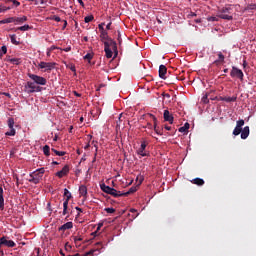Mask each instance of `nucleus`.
<instances>
[{
	"instance_id": "51",
	"label": "nucleus",
	"mask_w": 256,
	"mask_h": 256,
	"mask_svg": "<svg viewBox=\"0 0 256 256\" xmlns=\"http://www.w3.org/2000/svg\"><path fill=\"white\" fill-rule=\"evenodd\" d=\"M48 49H50V51L52 52V51H55V49H61V48H59V47H57V46H55V45H52L50 48H48Z\"/></svg>"
},
{
	"instance_id": "24",
	"label": "nucleus",
	"mask_w": 256,
	"mask_h": 256,
	"mask_svg": "<svg viewBox=\"0 0 256 256\" xmlns=\"http://www.w3.org/2000/svg\"><path fill=\"white\" fill-rule=\"evenodd\" d=\"M225 62V55L223 53L219 52L218 53V60L214 61L215 65H219V63H224Z\"/></svg>"
},
{
	"instance_id": "47",
	"label": "nucleus",
	"mask_w": 256,
	"mask_h": 256,
	"mask_svg": "<svg viewBox=\"0 0 256 256\" xmlns=\"http://www.w3.org/2000/svg\"><path fill=\"white\" fill-rule=\"evenodd\" d=\"M65 249H66V251H71L72 247H71V245L69 244V242H67V243L65 244Z\"/></svg>"
},
{
	"instance_id": "34",
	"label": "nucleus",
	"mask_w": 256,
	"mask_h": 256,
	"mask_svg": "<svg viewBox=\"0 0 256 256\" xmlns=\"http://www.w3.org/2000/svg\"><path fill=\"white\" fill-rule=\"evenodd\" d=\"M51 151L55 153V155H57L58 157H63L66 154L65 151H58L55 148H52Z\"/></svg>"
},
{
	"instance_id": "23",
	"label": "nucleus",
	"mask_w": 256,
	"mask_h": 256,
	"mask_svg": "<svg viewBox=\"0 0 256 256\" xmlns=\"http://www.w3.org/2000/svg\"><path fill=\"white\" fill-rule=\"evenodd\" d=\"M79 194H80L82 197H87V186L81 185V186L79 187Z\"/></svg>"
},
{
	"instance_id": "56",
	"label": "nucleus",
	"mask_w": 256,
	"mask_h": 256,
	"mask_svg": "<svg viewBox=\"0 0 256 256\" xmlns=\"http://www.w3.org/2000/svg\"><path fill=\"white\" fill-rule=\"evenodd\" d=\"M106 29L109 31L111 30V22H109L107 25H106Z\"/></svg>"
},
{
	"instance_id": "59",
	"label": "nucleus",
	"mask_w": 256,
	"mask_h": 256,
	"mask_svg": "<svg viewBox=\"0 0 256 256\" xmlns=\"http://www.w3.org/2000/svg\"><path fill=\"white\" fill-rule=\"evenodd\" d=\"M75 209L76 211H79V213H83V209H81L80 207H76Z\"/></svg>"
},
{
	"instance_id": "4",
	"label": "nucleus",
	"mask_w": 256,
	"mask_h": 256,
	"mask_svg": "<svg viewBox=\"0 0 256 256\" xmlns=\"http://www.w3.org/2000/svg\"><path fill=\"white\" fill-rule=\"evenodd\" d=\"M28 77L29 79H31L32 81H34V85H47V79L43 76H39L37 74H32V73H29L28 74Z\"/></svg>"
},
{
	"instance_id": "12",
	"label": "nucleus",
	"mask_w": 256,
	"mask_h": 256,
	"mask_svg": "<svg viewBox=\"0 0 256 256\" xmlns=\"http://www.w3.org/2000/svg\"><path fill=\"white\" fill-rule=\"evenodd\" d=\"M67 175H69V165H65L62 170L56 173V177H59V179H63V177H67Z\"/></svg>"
},
{
	"instance_id": "33",
	"label": "nucleus",
	"mask_w": 256,
	"mask_h": 256,
	"mask_svg": "<svg viewBox=\"0 0 256 256\" xmlns=\"http://www.w3.org/2000/svg\"><path fill=\"white\" fill-rule=\"evenodd\" d=\"M50 151H51V148L49 147V145H45L43 147V153L44 155H46V157H49V155H51Z\"/></svg>"
},
{
	"instance_id": "42",
	"label": "nucleus",
	"mask_w": 256,
	"mask_h": 256,
	"mask_svg": "<svg viewBox=\"0 0 256 256\" xmlns=\"http://www.w3.org/2000/svg\"><path fill=\"white\" fill-rule=\"evenodd\" d=\"M105 23H101L98 25V29L100 30V33H103V31H105Z\"/></svg>"
},
{
	"instance_id": "58",
	"label": "nucleus",
	"mask_w": 256,
	"mask_h": 256,
	"mask_svg": "<svg viewBox=\"0 0 256 256\" xmlns=\"http://www.w3.org/2000/svg\"><path fill=\"white\" fill-rule=\"evenodd\" d=\"M101 227H103V223L98 224L97 231H99L101 229Z\"/></svg>"
},
{
	"instance_id": "19",
	"label": "nucleus",
	"mask_w": 256,
	"mask_h": 256,
	"mask_svg": "<svg viewBox=\"0 0 256 256\" xmlns=\"http://www.w3.org/2000/svg\"><path fill=\"white\" fill-rule=\"evenodd\" d=\"M67 229H73V222H67L59 227V231H67Z\"/></svg>"
},
{
	"instance_id": "10",
	"label": "nucleus",
	"mask_w": 256,
	"mask_h": 256,
	"mask_svg": "<svg viewBox=\"0 0 256 256\" xmlns=\"http://www.w3.org/2000/svg\"><path fill=\"white\" fill-rule=\"evenodd\" d=\"M147 142L143 141L140 148L137 150V154L141 157H149V152H147Z\"/></svg>"
},
{
	"instance_id": "20",
	"label": "nucleus",
	"mask_w": 256,
	"mask_h": 256,
	"mask_svg": "<svg viewBox=\"0 0 256 256\" xmlns=\"http://www.w3.org/2000/svg\"><path fill=\"white\" fill-rule=\"evenodd\" d=\"M220 101H225L226 103H235V101H237V96L221 97Z\"/></svg>"
},
{
	"instance_id": "55",
	"label": "nucleus",
	"mask_w": 256,
	"mask_h": 256,
	"mask_svg": "<svg viewBox=\"0 0 256 256\" xmlns=\"http://www.w3.org/2000/svg\"><path fill=\"white\" fill-rule=\"evenodd\" d=\"M77 1L81 5V7H85V3L83 2V0H77Z\"/></svg>"
},
{
	"instance_id": "64",
	"label": "nucleus",
	"mask_w": 256,
	"mask_h": 256,
	"mask_svg": "<svg viewBox=\"0 0 256 256\" xmlns=\"http://www.w3.org/2000/svg\"><path fill=\"white\" fill-rule=\"evenodd\" d=\"M243 67H247V61L244 60Z\"/></svg>"
},
{
	"instance_id": "29",
	"label": "nucleus",
	"mask_w": 256,
	"mask_h": 256,
	"mask_svg": "<svg viewBox=\"0 0 256 256\" xmlns=\"http://www.w3.org/2000/svg\"><path fill=\"white\" fill-rule=\"evenodd\" d=\"M10 63L12 65H21V63H23V60L21 58H12V60H10Z\"/></svg>"
},
{
	"instance_id": "62",
	"label": "nucleus",
	"mask_w": 256,
	"mask_h": 256,
	"mask_svg": "<svg viewBox=\"0 0 256 256\" xmlns=\"http://www.w3.org/2000/svg\"><path fill=\"white\" fill-rule=\"evenodd\" d=\"M89 147H91V145L87 144V145L84 147V149L87 150V149H89Z\"/></svg>"
},
{
	"instance_id": "43",
	"label": "nucleus",
	"mask_w": 256,
	"mask_h": 256,
	"mask_svg": "<svg viewBox=\"0 0 256 256\" xmlns=\"http://www.w3.org/2000/svg\"><path fill=\"white\" fill-rule=\"evenodd\" d=\"M104 211H106V213H115L114 208H105Z\"/></svg>"
},
{
	"instance_id": "46",
	"label": "nucleus",
	"mask_w": 256,
	"mask_h": 256,
	"mask_svg": "<svg viewBox=\"0 0 256 256\" xmlns=\"http://www.w3.org/2000/svg\"><path fill=\"white\" fill-rule=\"evenodd\" d=\"M202 102H204L205 104L209 103V98L207 97V95L202 97Z\"/></svg>"
},
{
	"instance_id": "45",
	"label": "nucleus",
	"mask_w": 256,
	"mask_h": 256,
	"mask_svg": "<svg viewBox=\"0 0 256 256\" xmlns=\"http://www.w3.org/2000/svg\"><path fill=\"white\" fill-rule=\"evenodd\" d=\"M208 21L215 22V21H219V19L215 16H211L208 18Z\"/></svg>"
},
{
	"instance_id": "35",
	"label": "nucleus",
	"mask_w": 256,
	"mask_h": 256,
	"mask_svg": "<svg viewBox=\"0 0 256 256\" xmlns=\"http://www.w3.org/2000/svg\"><path fill=\"white\" fill-rule=\"evenodd\" d=\"M12 3V6L14 7H19V5H21V2L17 1V0H6V4Z\"/></svg>"
},
{
	"instance_id": "60",
	"label": "nucleus",
	"mask_w": 256,
	"mask_h": 256,
	"mask_svg": "<svg viewBox=\"0 0 256 256\" xmlns=\"http://www.w3.org/2000/svg\"><path fill=\"white\" fill-rule=\"evenodd\" d=\"M70 69L73 71V73H75V71H76L75 65H72V66L70 67Z\"/></svg>"
},
{
	"instance_id": "41",
	"label": "nucleus",
	"mask_w": 256,
	"mask_h": 256,
	"mask_svg": "<svg viewBox=\"0 0 256 256\" xmlns=\"http://www.w3.org/2000/svg\"><path fill=\"white\" fill-rule=\"evenodd\" d=\"M36 172L43 177V175H45V168H39L36 170Z\"/></svg>"
},
{
	"instance_id": "2",
	"label": "nucleus",
	"mask_w": 256,
	"mask_h": 256,
	"mask_svg": "<svg viewBox=\"0 0 256 256\" xmlns=\"http://www.w3.org/2000/svg\"><path fill=\"white\" fill-rule=\"evenodd\" d=\"M41 87L37 86L35 82L28 81L24 85V93H27V95H31V93H40Z\"/></svg>"
},
{
	"instance_id": "63",
	"label": "nucleus",
	"mask_w": 256,
	"mask_h": 256,
	"mask_svg": "<svg viewBox=\"0 0 256 256\" xmlns=\"http://www.w3.org/2000/svg\"><path fill=\"white\" fill-rule=\"evenodd\" d=\"M52 165H59V162L53 161V162H52Z\"/></svg>"
},
{
	"instance_id": "40",
	"label": "nucleus",
	"mask_w": 256,
	"mask_h": 256,
	"mask_svg": "<svg viewBox=\"0 0 256 256\" xmlns=\"http://www.w3.org/2000/svg\"><path fill=\"white\" fill-rule=\"evenodd\" d=\"M0 53H1L2 55H6V54H7V46H2V47L0 48Z\"/></svg>"
},
{
	"instance_id": "49",
	"label": "nucleus",
	"mask_w": 256,
	"mask_h": 256,
	"mask_svg": "<svg viewBox=\"0 0 256 256\" xmlns=\"http://www.w3.org/2000/svg\"><path fill=\"white\" fill-rule=\"evenodd\" d=\"M117 39H118L119 45H121L123 40L121 39V32H119V31H118V38Z\"/></svg>"
},
{
	"instance_id": "6",
	"label": "nucleus",
	"mask_w": 256,
	"mask_h": 256,
	"mask_svg": "<svg viewBox=\"0 0 256 256\" xmlns=\"http://www.w3.org/2000/svg\"><path fill=\"white\" fill-rule=\"evenodd\" d=\"M7 125L10 129V131H7L5 133L6 137H15V135H17V131L15 130V119L14 118H8L7 120Z\"/></svg>"
},
{
	"instance_id": "17",
	"label": "nucleus",
	"mask_w": 256,
	"mask_h": 256,
	"mask_svg": "<svg viewBox=\"0 0 256 256\" xmlns=\"http://www.w3.org/2000/svg\"><path fill=\"white\" fill-rule=\"evenodd\" d=\"M191 183H193V185H198V187H203V185H205V180L201 178H194L191 180Z\"/></svg>"
},
{
	"instance_id": "48",
	"label": "nucleus",
	"mask_w": 256,
	"mask_h": 256,
	"mask_svg": "<svg viewBox=\"0 0 256 256\" xmlns=\"http://www.w3.org/2000/svg\"><path fill=\"white\" fill-rule=\"evenodd\" d=\"M162 97H166V99H171V95L169 93H162Z\"/></svg>"
},
{
	"instance_id": "28",
	"label": "nucleus",
	"mask_w": 256,
	"mask_h": 256,
	"mask_svg": "<svg viewBox=\"0 0 256 256\" xmlns=\"http://www.w3.org/2000/svg\"><path fill=\"white\" fill-rule=\"evenodd\" d=\"M189 127H190L189 123L186 122V123L184 124V126H182V127H180V128L178 129V131H179V133H187V131H189Z\"/></svg>"
},
{
	"instance_id": "54",
	"label": "nucleus",
	"mask_w": 256,
	"mask_h": 256,
	"mask_svg": "<svg viewBox=\"0 0 256 256\" xmlns=\"http://www.w3.org/2000/svg\"><path fill=\"white\" fill-rule=\"evenodd\" d=\"M46 55H47V57H51V50L49 48H47Z\"/></svg>"
},
{
	"instance_id": "57",
	"label": "nucleus",
	"mask_w": 256,
	"mask_h": 256,
	"mask_svg": "<svg viewBox=\"0 0 256 256\" xmlns=\"http://www.w3.org/2000/svg\"><path fill=\"white\" fill-rule=\"evenodd\" d=\"M73 93H74L75 97H81V94H79L77 91H74Z\"/></svg>"
},
{
	"instance_id": "5",
	"label": "nucleus",
	"mask_w": 256,
	"mask_h": 256,
	"mask_svg": "<svg viewBox=\"0 0 256 256\" xmlns=\"http://www.w3.org/2000/svg\"><path fill=\"white\" fill-rule=\"evenodd\" d=\"M100 188L104 193H107L108 195H112V197H121V191H117L115 188H112L105 184L100 185Z\"/></svg>"
},
{
	"instance_id": "9",
	"label": "nucleus",
	"mask_w": 256,
	"mask_h": 256,
	"mask_svg": "<svg viewBox=\"0 0 256 256\" xmlns=\"http://www.w3.org/2000/svg\"><path fill=\"white\" fill-rule=\"evenodd\" d=\"M230 77H237V79H240V81H243V77H245V75L243 74V71L241 69L233 66L230 72Z\"/></svg>"
},
{
	"instance_id": "53",
	"label": "nucleus",
	"mask_w": 256,
	"mask_h": 256,
	"mask_svg": "<svg viewBox=\"0 0 256 256\" xmlns=\"http://www.w3.org/2000/svg\"><path fill=\"white\" fill-rule=\"evenodd\" d=\"M63 51H65V53H69V51H71V47L70 46L66 47V48L63 49Z\"/></svg>"
},
{
	"instance_id": "11",
	"label": "nucleus",
	"mask_w": 256,
	"mask_h": 256,
	"mask_svg": "<svg viewBox=\"0 0 256 256\" xmlns=\"http://www.w3.org/2000/svg\"><path fill=\"white\" fill-rule=\"evenodd\" d=\"M41 179H43L42 176L34 171L32 174H30V179L28 181L29 183H34V185H37Z\"/></svg>"
},
{
	"instance_id": "61",
	"label": "nucleus",
	"mask_w": 256,
	"mask_h": 256,
	"mask_svg": "<svg viewBox=\"0 0 256 256\" xmlns=\"http://www.w3.org/2000/svg\"><path fill=\"white\" fill-rule=\"evenodd\" d=\"M166 131H171V127L170 126H165Z\"/></svg>"
},
{
	"instance_id": "16",
	"label": "nucleus",
	"mask_w": 256,
	"mask_h": 256,
	"mask_svg": "<svg viewBox=\"0 0 256 256\" xmlns=\"http://www.w3.org/2000/svg\"><path fill=\"white\" fill-rule=\"evenodd\" d=\"M27 21V16H22V17H14V23L15 25H23Z\"/></svg>"
},
{
	"instance_id": "38",
	"label": "nucleus",
	"mask_w": 256,
	"mask_h": 256,
	"mask_svg": "<svg viewBox=\"0 0 256 256\" xmlns=\"http://www.w3.org/2000/svg\"><path fill=\"white\" fill-rule=\"evenodd\" d=\"M248 11H255L256 9V4H249L246 8Z\"/></svg>"
},
{
	"instance_id": "22",
	"label": "nucleus",
	"mask_w": 256,
	"mask_h": 256,
	"mask_svg": "<svg viewBox=\"0 0 256 256\" xmlns=\"http://www.w3.org/2000/svg\"><path fill=\"white\" fill-rule=\"evenodd\" d=\"M137 191V187L133 186L129 189V191L121 193V197H127Z\"/></svg>"
},
{
	"instance_id": "13",
	"label": "nucleus",
	"mask_w": 256,
	"mask_h": 256,
	"mask_svg": "<svg viewBox=\"0 0 256 256\" xmlns=\"http://www.w3.org/2000/svg\"><path fill=\"white\" fill-rule=\"evenodd\" d=\"M0 245H5L6 247H15V242L13 240H6L5 237L0 238Z\"/></svg>"
},
{
	"instance_id": "8",
	"label": "nucleus",
	"mask_w": 256,
	"mask_h": 256,
	"mask_svg": "<svg viewBox=\"0 0 256 256\" xmlns=\"http://www.w3.org/2000/svg\"><path fill=\"white\" fill-rule=\"evenodd\" d=\"M243 125H245V120L240 119L236 122V127L234 128L232 134L237 137V135H241L243 131Z\"/></svg>"
},
{
	"instance_id": "44",
	"label": "nucleus",
	"mask_w": 256,
	"mask_h": 256,
	"mask_svg": "<svg viewBox=\"0 0 256 256\" xmlns=\"http://www.w3.org/2000/svg\"><path fill=\"white\" fill-rule=\"evenodd\" d=\"M79 241H83L82 237H74V243L77 245V243H79Z\"/></svg>"
},
{
	"instance_id": "31",
	"label": "nucleus",
	"mask_w": 256,
	"mask_h": 256,
	"mask_svg": "<svg viewBox=\"0 0 256 256\" xmlns=\"http://www.w3.org/2000/svg\"><path fill=\"white\" fill-rule=\"evenodd\" d=\"M67 209H69V202L64 201L63 202V212H62V215H67V213H69V211Z\"/></svg>"
},
{
	"instance_id": "1",
	"label": "nucleus",
	"mask_w": 256,
	"mask_h": 256,
	"mask_svg": "<svg viewBox=\"0 0 256 256\" xmlns=\"http://www.w3.org/2000/svg\"><path fill=\"white\" fill-rule=\"evenodd\" d=\"M100 41L104 43V51L106 53L107 59H111V57H113V52L115 57L119 55V51L117 50V42L109 37L107 31L100 32Z\"/></svg>"
},
{
	"instance_id": "3",
	"label": "nucleus",
	"mask_w": 256,
	"mask_h": 256,
	"mask_svg": "<svg viewBox=\"0 0 256 256\" xmlns=\"http://www.w3.org/2000/svg\"><path fill=\"white\" fill-rule=\"evenodd\" d=\"M231 11H232L231 7L222 8L219 11L218 17L226 21H233V17L231 16Z\"/></svg>"
},
{
	"instance_id": "37",
	"label": "nucleus",
	"mask_w": 256,
	"mask_h": 256,
	"mask_svg": "<svg viewBox=\"0 0 256 256\" xmlns=\"http://www.w3.org/2000/svg\"><path fill=\"white\" fill-rule=\"evenodd\" d=\"M84 59H85V61H89V63H91V59H93V54L87 53V54L84 56Z\"/></svg>"
},
{
	"instance_id": "25",
	"label": "nucleus",
	"mask_w": 256,
	"mask_h": 256,
	"mask_svg": "<svg viewBox=\"0 0 256 256\" xmlns=\"http://www.w3.org/2000/svg\"><path fill=\"white\" fill-rule=\"evenodd\" d=\"M153 121H154V131L155 133H157V135H163V133H161L159 131V128L157 127V118L154 115H151Z\"/></svg>"
},
{
	"instance_id": "36",
	"label": "nucleus",
	"mask_w": 256,
	"mask_h": 256,
	"mask_svg": "<svg viewBox=\"0 0 256 256\" xmlns=\"http://www.w3.org/2000/svg\"><path fill=\"white\" fill-rule=\"evenodd\" d=\"M94 19L95 17H93V15H89L84 18V21L85 23H91V21H93Z\"/></svg>"
},
{
	"instance_id": "7",
	"label": "nucleus",
	"mask_w": 256,
	"mask_h": 256,
	"mask_svg": "<svg viewBox=\"0 0 256 256\" xmlns=\"http://www.w3.org/2000/svg\"><path fill=\"white\" fill-rule=\"evenodd\" d=\"M55 65H57L55 62H40L38 64L39 69H44L45 73H51L53 69H55Z\"/></svg>"
},
{
	"instance_id": "21",
	"label": "nucleus",
	"mask_w": 256,
	"mask_h": 256,
	"mask_svg": "<svg viewBox=\"0 0 256 256\" xmlns=\"http://www.w3.org/2000/svg\"><path fill=\"white\" fill-rule=\"evenodd\" d=\"M0 209H5V198H3V187L0 186Z\"/></svg>"
},
{
	"instance_id": "15",
	"label": "nucleus",
	"mask_w": 256,
	"mask_h": 256,
	"mask_svg": "<svg viewBox=\"0 0 256 256\" xmlns=\"http://www.w3.org/2000/svg\"><path fill=\"white\" fill-rule=\"evenodd\" d=\"M165 75H167V66L160 65L159 66V77H160V79H167V77Z\"/></svg>"
},
{
	"instance_id": "18",
	"label": "nucleus",
	"mask_w": 256,
	"mask_h": 256,
	"mask_svg": "<svg viewBox=\"0 0 256 256\" xmlns=\"http://www.w3.org/2000/svg\"><path fill=\"white\" fill-rule=\"evenodd\" d=\"M240 133H241V139H247V137H249V133H250L249 126H245L242 129V132H240Z\"/></svg>"
},
{
	"instance_id": "26",
	"label": "nucleus",
	"mask_w": 256,
	"mask_h": 256,
	"mask_svg": "<svg viewBox=\"0 0 256 256\" xmlns=\"http://www.w3.org/2000/svg\"><path fill=\"white\" fill-rule=\"evenodd\" d=\"M10 41L13 45H21V42L19 40H17L16 34L10 35Z\"/></svg>"
},
{
	"instance_id": "27",
	"label": "nucleus",
	"mask_w": 256,
	"mask_h": 256,
	"mask_svg": "<svg viewBox=\"0 0 256 256\" xmlns=\"http://www.w3.org/2000/svg\"><path fill=\"white\" fill-rule=\"evenodd\" d=\"M7 23H15V18L9 17L0 21V25H5Z\"/></svg>"
},
{
	"instance_id": "32",
	"label": "nucleus",
	"mask_w": 256,
	"mask_h": 256,
	"mask_svg": "<svg viewBox=\"0 0 256 256\" xmlns=\"http://www.w3.org/2000/svg\"><path fill=\"white\" fill-rule=\"evenodd\" d=\"M31 29V26L29 24H25L24 26H20L15 29V31H29Z\"/></svg>"
},
{
	"instance_id": "50",
	"label": "nucleus",
	"mask_w": 256,
	"mask_h": 256,
	"mask_svg": "<svg viewBox=\"0 0 256 256\" xmlns=\"http://www.w3.org/2000/svg\"><path fill=\"white\" fill-rule=\"evenodd\" d=\"M53 20L56 21L57 23H60L61 17H59V16H54V17H53Z\"/></svg>"
},
{
	"instance_id": "14",
	"label": "nucleus",
	"mask_w": 256,
	"mask_h": 256,
	"mask_svg": "<svg viewBox=\"0 0 256 256\" xmlns=\"http://www.w3.org/2000/svg\"><path fill=\"white\" fill-rule=\"evenodd\" d=\"M164 121H168V123H170V125H173V115H171V113L169 112V110H164Z\"/></svg>"
},
{
	"instance_id": "52",
	"label": "nucleus",
	"mask_w": 256,
	"mask_h": 256,
	"mask_svg": "<svg viewBox=\"0 0 256 256\" xmlns=\"http://www.w3.org/2000/svg\"><path fill=\"white\" fill-rule=\"evenodd\" d=\"M5 61H7V63H11V61H13V58H11V56H6Z\"/></svg>"
},
{
	"instance_id": "30",
	"label": "nucleus",
	"mask_w": 256,
	"mask_h": 256,
	"mask_svg": "<svg viewBox=\"0 0 256 256\" xmlns=\"http://www.w3.org/2000/svg\"><path fill=\"white\" fill-rule=\"evenodd\" d=\"M64 197H65L64 201H67V203H69V200L71 199L72 195H71V192L67 190V188L64 189Z\"/></svg>"
},
{
	"instance_id": "39",
	"label": "nucleus",
	"mask_w": 256,
	"mask_h": 256,
	"mask_svg": "<svg viewBox=\"0 0 256 256\" xmlns=\"http://www.w3.org/2000/svg\"><path fill=\"white\" fill-rule=\"evenodd\" d=\"M9 9H11V7L0 6V13H5V11H9Z\"/></svg>"
}]
</instances>
